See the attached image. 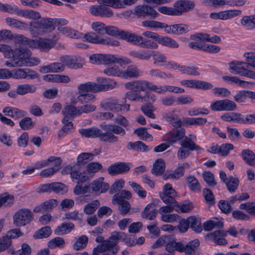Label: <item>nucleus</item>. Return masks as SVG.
Returning a JSON list of instances; mask_svg holds the SVG:
<instances>
[{"mask_svg": "<svg viewBox=\"0 0 255 255\" xmlns=\"http://www.w3.org/2000/svg\"><path fill=\"white\" fill-rule=\"evenodd\" d=\"M188 222L190 228L196 233H199L202 231V226L200 221L195 217L188 218Z\"/></svg>", "mask_w": 255, "mask_h": 255, "instance_id": "5fc2aeb1", "label": "nucleus"}, {"mask_svg": "<svg viewBox=\"0 0 255 255\" xmlns=\"http://www.w3.org/2000/svg\"><path fill=\"white\" fill-rule=\"evenodd\" d=\"M139 70L135 65H131L126 70L120 72L119 77L124 79L136 78L139 76Z\"/></svg>", "mask_w": 255, "mask_h": 255, "instance_id": "bb28decb", "label": "nucleus"}, {"mask_svg": "<svg viewBox=\"0 0 255 255\" xmlns=\"http://www.w3.org/2000/svg\"><path fill=\"white\" fill-rule=\"evenodd\" d=\"M185 134L184 128H173L166 134V140L167 142L173 144L182 139Z\"/></svg>", "mask_w": 255, "mask_h": 255, "instance_id": "aec40b11", "label": "nucleus"}, {"mask_svg": "<svg viewBox=\"0 0 255 255\" xmlns=\"http://www.w3.org/2000/svg\"><path fill=\"white\" fill-rule=\"evenodd\" d=\"M244 57L245 58L247 64V67L249 66L255 68V52H248L244 54Z\"/></svg>", "mask_w": 255, "mask_h": 255, "instance_id": "774afa93", "label": "nucleus"}, {"mask_svg": "<svg viewBox=\"0 0 255 255\" xmlns=\"http://www.w3.org/2000/svg\"><path fill=\"white\" fill-rule=\"evenodd\" d=\"M248 98L255 100V92L242 90L237 93L234 96V100L238 103L245 102Z\"/></svg>", "mask_w": 255, "mask_h": 255, "instance_id": "473e14b6", "label": "nucleus"}, {"mask_svg": "<svg viewBox=\"0 0 255 255\" xmlns=\"http://www.w3.org/2000/svg\"><path fill=\"white\" fill-rule=\"evenodd\" d=\"M0 11L33 20H38L41 17L40 13L36 11L31 9H23L16 5L3 4L0 2Z\"/></svg>", "mask_w": 255, "mask_h": 255, "instance_id": "7ed1b4c3", "label": "nucleus"}, {"mask_svg": "<svg viewBox=\"0 0 255 255\" xmlns=\"http://www.w3.org/2000/svg\"><path fill=\"white\" fill-rule=\"evenodd\" d=\"M128 148L133 150L140 152H146L152 149L151 147L146 145L141 141L134 142H129L127 145Z\"/></svg>", "mask_w": 255, "mask_h": 255, "instance_id": "a19ab883", "label": "nucleus"}, {"mask_svg": "<svg viewBox=\"0 0 255 255\" xmlns=\"http://www.w3.org/2000/svg\"><path fill=\"white\" fill-rule=\"evenodd\" d=\"M243 115L237 112H231L224 113L221 118L224 121L228 122H233L234 123H242Z\"/></svg>", "mask_w": 255, "mask_h": 255, "instance_id": "2f4dec72", "label": "nucleus"}, {"mask_svg": "<svg viewBox=\"0 0 255 255\" xmlns=\"http://www.w3.org/2000/svg\"><path fill=\"white\" fill-rule=\"evenodd\" d=\"M165 164L161 158L157 159L153 165L152 173L156 176L161 175L165 171Z\"/></svg>", "mask_w": 255, "mask_h": 255, "instance_id": "37998d69", "label": "nucleus"}, {"mask_svg": "<svg viewBox=\"0 0 255 255\" xmlns=\"http://www.w3.org/2000/svg\"><path fill=\"white\" fill-rule=\"evenodd\" d=\"M5 22L8 26L20 30L26 29L28 26L26 23L11 17L5 18Z\"/></svg>", "mask_w": 255, "mask_h": 255, "instance_id": "7c9ffc66", "label": "nucleus"}, {"mask_svg": "<svg viewBox=\"0 0 255 255\" xmlns=\"http://www.w3.org/2000/svg\"><path fill=\"white\" fill-rule=\"evenodd\" d=\"M94 154L89 152H83L79 154L77 159L79 165H83L93 159Z\"/></svg>", "mask_w": 255, "mask_h": 255, "instance_id": "6e6d98bb", "label": "nucleus"}, {"mask_svg": "<svg viewBox=\"0 0 255 255\" xmlns=\"http://www.w3.org/2000/svg\"><path fill=\"white\" fill-rule=\"evenodd\" d=\"M242 156L245 162L251 166H255V154L249 149L243 150Z\"/></svg>", "mask_w": 255, "mask_h": 255, "instance_id": "09e8293b", "label": "nucleus"}, {"mask_svg": "<svg viewBox=\"0 0 255 255\" xmlns=\"http://www.w3.org/2000/svg\"><path fill=\"white\" fill-rule=\"evenodd\" d=\"M183 122L189 125L202 126L207 122V119L202 118H186Z\"/></svg>", "mask_w": 255, "mask_h": 255, "instance_id": "680f3d73", "label": "nucleus"}, {"mask_svg": "<svg viewBox=\"0 0 255 255\" xmlns=\"http://www.w3.org/2000/svg\"><path fill=\"white\" fill-rule=\"evenodd\" d=\"M189 167L190 165L187 162L179 164L175 171L172 173H169L165 179H178L184 175L185 169L189 168Z\"/></svg>", "mask_w": 255, "mask_h": 255, "instance_id": "72a5a7b5", "label": "nucleus"}, {"mask_svg": "<svg viewBox=\"0 0 255 255\" xmlns=\"http://www.w3.org/2000/svg\"><path fill=\"white\" fill-rule=\"evenodd\" d=\"M242 11L237 9L223 10V20H227L239 16L242 14Z\"/></svg>", "mask_w": 255, "mask_h": 255, "instance_id": "603ef678", "label": "nucleus"}, {"mask_svg": "<svg viewBox=\"0 0 255 255\" xmlns=\"http://www.w3.org/2000/svg\"><path fill=\"white\" fill-rule=\"evenodd\" d=\"M96 83L87 82L79 84L77 86L78 94H86V93H96Z\"/></svg>", "mask_w": 255, "mask_h": 255, "instance_id": "c85d7f7f", "label": "nucleus"}, {"mask_svg": "<svg viewBox=\"0 0 255 255\" xmlns=\"http://www.w3.org/2000/svg\"><path fill=\"white\" fill-rule=\"evenodd\" d=\"M129 36L128 42L133 45H138L142 48L148 49H155L158 48V45L154 41L144 39L142 36L132 33Z\"/></svg>", "mask_w": 255, "mask_h": 255, "instance_id": "0eeeda50", "label": "nucleus"}, {"mask_svg": "<svg viewBox=\"0 0 255 255\" xmlns=\"http://www.w3.org/2000/svg\"><path fill=\"white\" fill-rule=\"evenodd\" d=\"M68 21L61 18H43L40 21H31L29 22V30L33 36L43 35L52 31L56 26H64Z\"/></svg>", "mask_w": 255, "mask_h": 255, "instance_id": "f03ea898", "label": "nucleus"}, {"mask_svg": "<svg viewBox=\"0 0 255 255\" xmlns=\"http://www.w3.org/2000/svg\"><path fill=\"white\" fill-rule=\"evenodd\" d=\"M240 180L238 178L230 176L228 180L225 183L228 191L233 193L235 192L238 188Z\"/></svg>", "mask_w": 255, "mask_h": 255, "instance_id": "c03bdc74", "label": "nucleus"}, {"mask_svg": "<svg viewBox=\"0 0 255 255\" xmlns=\"http://www.w3.org/2000/svg\"><path fill=\"white\" fill-rule=\"evenodd\" d=\"M226 236V231L219 230L207 235L206 237H208L218 245H225L227 244L228 242L223 237Z\"/></svg>", "mask_w": 255, "mask_h": 255, "instance_id": "393cba45", "label": "nucleus"}, {"mask_svg": "<svg viewBox=\"0 0 255 255\" xmlns=\"http://www.w3.org/2000/svg\"><path fill=\"white\" fill-rule=\"evenodd\" d=\"M134 133L139 137V138L142 140L152 141L153 137L151 134L148 133L145 128H139L135 129Z\"/></svg>", "mask_w": 255, "mask_h": 255, "instance_id": "4d7b16f0", "label": "nucleus"}, {"mask_svg": "<svg viewBox=\"0 0 255 255\" xmlns=\"http://www.w3.org/2000/svg\"><path fill=\"white\" fill-rule=\"evenodd\" d=\"M131 165L130 163L117 162L109 167L108 172L111 175L125 173L129 171Z\"/></svg>", "mask_w": 255, "mask_h": 255, "instance_id": "a211bd4d", "label": "nucleus"}, {"mask_svg": "<svg viewBox=\"0 0 255 255\" xmlns=\"http://www.w3.org/2000/svg\"><path fill=\"white\" fill-rule=\"evenodd\" d=\"M134 14L137 17H145L150 16L155 18L159 15V13L152 7L147 4L138 5L134 8Z\"/></svg>", "mask_w": 255, "mask_h": 255, "instance_id": "9d476101", "label": "nucleus"}, {"mask_svg": "<svg viewBox=\"0 0 255 255\" xmlns=\"http://www.w3.org/2000/svg\"><path fill=\"white\" fill-rule=\"evenodd\" d=\"M229 65L231 73L255 79V71L248 69L245 62L234 61L230 62Z\"/></svg>", "mask_w": 255, "mask_h": 255, "instance_id": "423d86ee", "label": "nucleus"}, {"mask_svg": "<svg viewBox=\"0 0 255 255\" xmlns=\"http://www.w3.org/2000/svg\"><path fill=\"white\" fill-rule=\"evenodd\" d=\"M62 113L64 116V118H66L68 120L70 118L80 116L79 107H76L72 105L65 106L62 110Z\"/></svg>", "mask_w": 255, "mask_h": 255, "instance_id": "58836bf2", "label": "nucleus"}, {"mask_svg": "<svg viewBox=\"0 0 255 255\" xmlns=\"http://www.w3.org/2000/svg\"><path fill=\"white\" fill-rule=\"evenodd\" d=\"M79 39L94 44H100L112 46L120 45V42L117 40L108 37H102L98 36L94 32L82 33V36H80Z\"/></svg>", "mask_w": 255, "mask_h": 255, "instance_id": "39448f33", "label": "nucleus"}, {"mask_svg": "<svg viewBox=\"0 0 255 255\" xmlns=\"http://www.w3.org/2000/svg\"><path fill=\"white\" fill-rule=\"evenodd\" d=\"M128 184L140 197L144 198L146 196V191L139 184L131 181H129Z\"/></svg>", "mask_w": 255, "mask_h": 255, "instance_id": "69168bd1", "label": "nucleus"}, {"mask_svg": "<svg viewBox=\"0 0 255 255\" xmlns=\"http://www.w3.org/2000/svg\"><path fill=\"white\" fill-rule=\"evenodd\" d=\"M88 241V238L85 235H82L76 239L73 248L76 251L82 250L86 247Z\"/></svg>", "mask_w": 255, "mask_h": 255, "instance_id": "8fccbe9b", "label": "nucleus"}, {"mask_svg": "<svg viewBox=\"0 0 255 255\" xmlns=\"http://www.w3.org/2000/svg\"><path fill=\"white\" fill-rule=\"evenodd\" d=\"M111 239L114 241V243L116 244L118 247V252L119 250V247L118 245L119 241H123L128 246H134L135 241L131 238L128 237L126 234L120 232H113L111 233Z\"/></svg>", "mask_w": 255, "mask_h": 255, "instance_id": "5701e85b", "label": "nucleus"}, {"mask_svg": "<svg viewBox=\"0 0 255 255\" xmlns=\"http://www.w3.org/2000/svg\"><path fill=\"white\" fill-rule=\"evenodd\" d=\"M60 60L64 66L66 65L70 68L77 69L82 67L81 63L82 59L80 57L64 56L61 57Z\"/></svg>", "mask_w": 255, "mask_h": 255, "instance_id": "b1692460", "label": "nucleus"}, {"mask_svg": "<svg viewBox=\"0 0 255 255\" xmlns=\"http://www.w3.org/2000/svg\"><path fill=\"white\" fill-rule=\"evenodd\" d=\"M28 50L27 48L22 47L15 48L13 58L6 61L5 65L11 68L26 66Z\"/></svg>", "mask_w": 255, "mask_h": 255, "instance_id": "20e7f679", "label": "nucleus"}, {"mask_svg": "<svg viewBox=\"0 0 255 255\" xmlns=\"http://www.w3.org/2000/svg\"><path fill=\"white\" fill-rule=\"evenodd\" d=\"M113 245L107 242L103 245H97L93 249L92 255H116L118 249Z\"/></svg>", "mask_w": 255, "mask_h": 255, "instance_id": "dca6fc26", "label": "nucleus"}, {"mask_svg": "<svg viewBox=\"0 0 255 255\" xmlns=\"http://www.w3.org/2000/svg\"><path fill=\"white\" fill-rule=\"evenodd\" d=\"M195 6L194 1L189 0H179L174 4V11L176 16L182 15L183 13L193 9Z\"/></svg>", "mask_w": 255, "mask_h": 255, "instance_id": "f8f14e48", "label": "nucleus"}, {"mask_svg": "<svg viewBox=\"0 0 255 255\" xmlns=\"http://www.w3.org/2000/svg\"><path fill=\"white\" fill-rule=\"evenodd\" d=\"M101 127L105 132H103L102 130L96 127L80 129L79 132L85 137H99L101 141L109 143L116 142L119 139L118 137L114 133L120 134L122 136L126 134L124 128L117 125H106L102 126Z\"/></svg>", "mask_w": 255, "mask_h": 255, "instance_id": "f257e3e1", "label": "nucleus"}, {"mask_svg": "<svg viewBox=\"0 0 255 255\" xmlns=\"http://www.w3.org/2000/svg\"><path fill=\"white\" fill-rule=\"evenodd\" d=\"M74 228V225L72 223H63L57 227L54 233L58 235H62L70 233Z\"/></svg>", "mask_w": 255, "mask_h": 255, "instance_id": "79ce46f5", "label": "nucleus"}, {"mask_svg": "<svg viewBox=\"0 0 255 255\" xmlns=\"http://www.w3.org/2000/svg\"><path fill=\"white\" fill-rule=\"evenodd\" d=\"M154 60V64H158L160 66H165L167 61L166 56L159 52H155L152 55Z\"/></svg>", "mask_w": 255, "mask_h": 255, "instance_id": "0e129e2a", "label": "nucleus"}, {"mask_svg": "<svg viewBox=\"0 0 255 255\" xmlns=\"http://www.w3.org/2000/svg\"><path fill=\"white\" fill-rule=\"evenodd\" d=\"M184 139L180 142L181 146H184L191 151L199 150L201 147L195 143L197 137L194 134H189L188 136H184Z\"/></svg>", "mask_w": 255, "mask_h": 255, "instance_id": "4be33fe9", "label": "nucleus"}, {"mask_svg": "<svg viewBox=\"0 0 255 255\" xmlns=\"http://www.w3.org/2000/svg\"><path fill=\"white\" fill-rule=\"evenodd\" d=\"M12 38L16 44L30 47V41H32V39L28 38L21 34H16L14 36H13Z\"/></svg>", "mask_w": 255, "mask_h": 255, "instance_id": "e2e57ef3", "label": "nucleus"}, {"mask_svg": "<svg viewBox=\"0 0 255 255\" xmlns=\"http://www.w3.org/2000/svg\"><path fill=\"white\" fill-rule=\"evenodd\" d=\"M241 26L247 30L255 28V15L244 16L240 20Z\"/></svg>", "mask_w": 255, "mask_h": 255, "instance_id": "c9c22d12", "label": "nucleus"}, {"mask_svg": "<svg viewBox=\"0 0 255 255\" xmlns=\"http://www.w3.org/2000/svg\"><path fill=\"white\" fill-rule=\"evenodd\" d=\"M33 219V214L30 210L22 209L15 214L13 216V222L16 226H23L29 224Z\"/></svg>", "mask_w": 255, "mask_h": 255, "instance_id": "6e6552de", "label": "nucleus"}, {"mask_svg": "<svg viewBox=\"0 0 255 255\" xmlns=\"http://www.w3.org/2000/svg\"><path fill=\"white\" fill-rule=\"evenodd\" d=\"M105 32L107 34L112 36H119L120 37L128 42L129 39V35H131V32L128 31H124L119 29L118 28L112 26H106Z\"/></svg>", "mask_w": 255, "mask_h": 255, "instance_id": "412c9836", "label": "nucleus"}, {"mask_svg": "<svg viewBox=\"0 0 255 255\" xmlns=\"http://www.w3.org/2000/svg\"><path fill=\"white\" fill-rule=\"evenodd\" d=\"M116 204L119 205L118 209L123 216L127 215L130 209L129 203L125 200H118V201H116Z\"/></svg>", "mask_w": 255, "mask_h": 255, "instance_id": "bf43d9fd", "label": "nucleus"}, {"mask_svg": "<svg viewBox=\"0 0 255 255\" xmlns=\"http://www.w3.org/2000/svg\"><path fill=\"white\" fill-rule=\"evenodd\" d=\"M222 79L230 84L236 85L242 88H252L255 85L253 82L242 80L236 76H225L222 77Z\"/></svg>", "mask_w": 255, "mask_h": 255, "instance_id": "6ab92c4d", "label": "nucleus"}, {"mask_svg": "<svg viewBox=\"0 0 255 255\" xmlns=\"http://www.w3.org/2000/svg\"><path fill=\"white\" fill-rule=\"evenodd\" d=\"M30 42V48L38 49L45 52L49 51L55 44L51 39L40 37L32 39Z\"/></svg>", "mask_w": 255, "mask_h": 255, "instance_id": "9b49d317", "label": "nucleus"}, {"mask_svg": "<svg viewBox=\"0 0 255 255\" xmlns=\"http://www.w3.org/2000/svg\"><path fill=\"white\" fill-rule=\"evenodd\" d=\"M77 100L82 104H88L89 103L94 102L96 100V97L95 95L91 93L78 94Z\"/></svg>", "mask_w": 255, "mask_h": 255, "instance_id": "de8ad7c7", "label": "nucleus"}, {"mask_svg": "<svg viewBox=\"0 0 255 255\" xmlns=\"http://www.w3.org/2000/svg\"><path fill=\"white\" fill-rule=\"evenodd\" d=\"M188 187L193 191L197 192L201 191V186L198 180L194 176L187 178Z\"/></svg>", "mask_w": 255, "mask_h": 255, "instance_id": "3c124183", "label": "nucleus"}, {"mask_svg": "<svg viewBox=\"0 0 255 255\" xmlns=\"http://www.w3.org/2000/svg\"><path fill=\"white\" fill-rule=\"evenodd\" d=\"M157 211L154 204L151 203L146 205L141 213V217L149 220H153L156 216Z\"/></svg>", "mask_w": 255, "mask_h": 255, "instance_id": "e433bc0d", "label": "nucleus"}, {"mask_svg": "<svg viewBox=\"0 0 255 255\" xmlns=\"http://www.w3.org/2000/svg\"><path fill=\"white\" fill-rule=\"evenodd\" d=\"M87 173L86 171L81 172L78 170H74L71 173V177L72 179L78 180V182H85L89 179Z\"/></svg>", "mask_w": 255, "mask_h": 255, "instance_id": "13d9d810", "label": "nucleus"}, {"mask_svg": "<svg viewBox=\"0 0 255 255\" xmlns=\"http://www.w3.org/2000/svg\"><path fill=\"white\" fill-rule=\"evenodd\" d=\"M229 0H205L204 4L208 6L219 7L228 5Z\"/></svg>", "mask_w": 255, "mask_h": 255, "instance_id": "052dcab7", "label": "nucleus"}, {"mask_svg": "<svg viewBox=\"0 0 255 255\" xmlns=\"http://www.w3.org/2000/svg\"><path fill=\"white\" fill-rule=\"evenodd\" d=\"M200 244V243L198 239L191 241L186 245L183 244V252H184L186 255H194Z\"/></svg>", "mask_w": 255, "mask_h": 255, "instance_id": "f704fd0d", "label": "nucleus"}, {"mask_svg": "<svg viewBox=\"0 0 255 255\" xmlns=\"http://www.w3.org/2000/svg\"><path fill=\"white\" fill-rule=\"evenodd\" d=\"M104 178L100 177L99 179L94 180L90 186L92 191L96 193H103L107 191L109 188V185L104 182Z\"/></svg>", "mask_w": 255, "mask_h": 255, "instance_id": "a878e982", "label": "nucleus"}, {"mask_svg": "<svg viewBox=\"0 0 255 255\" xmlns=\"http://www.w3.org/2000/svg\"><path fill=\"white\" fill-rule=\"evenodd\" d=\"M162 201L167 205L175 206L177 202L175 200L176 192L170 184H166L163 187V192L159 193Z\"/></svg>", "mask_w": 255, "mask_h": 255, "instance_id": "1a4fd4ad", "label": "nucleus"}, {"mask_svg": "<svg viewBox=\"0 0 255 255\" xmlns=\"http://www.w3.org/2000/svg\"><path fill=\"white\" fill-rule=\"evenodd\" d=\"M89 10L91 13L95 16L110 17L113 15L112 10L104 4L92 5Z\"/></svg>", "mask_w": 255, "mask_h": 255, "instance_id": "f3484780", "label": "nucleus"}, {"mask_svg": "<svg viewBox=\"0 0 255 255\" xmlns=\"http://www.w3.org/2000/svg\"><path fill=\"white\" fill-rule=\"evenodd\" d=\"M100 107L104 110H110L115 112L122 111L123 105L120 104L119 100L115 97H111L102 101Z\"/></svg>", "mask_w": 255, "mask_h": 255, "instance_id": "2eb2a0df", "label": "nucleus"}, {"mask_svg": "<svg viewBox=\"0 0 255 255\" xmlns=\"http://www.w3.org/2000/svg\"><path fill=\"white\" fill-rule=\"evenodd\" d=\"M129 54L132 57L140 60H148L152 57L151 52L145 50H132Z\"/></svg>", "mask_w": 255, "mask_h": 255, "instance_id": "4c0bfd02", "label": "nucleus"}, {"mask_svg": "<svg viewBox=\"0 0 255 255\" xmlns=\"http://www.w3.org/2000/svg\"><path fill=\"white\" fill-rule=\"evenodd\" d=\"M96 88L97 92H106L112 90L117 87V82L113 79L98 77L97 78Z\"/></svg>", "mask_w": 255, "mask_h": 255, "instance_id": "ddd939ff", "label": "nucleus"}, {"mask_svg": "<svg viewBox=\"0 0 255 255\" xmlns=\"http://www.w3.org/2000/svg\"><path fill=\"white\" fill-rule=\"evenodd\" d=\"M2 112L5 115L10 117L13 119H19L27 115L25 111L11 107H5L3 109Z\"/></svg>", "mask_w": 255, "mask_h": 255, "instance_id": "cd10ccee", "label": "nucleus"}, {"mask_svg": "<svg viewBox=\"0 0 255 255\" xmlns=\"http://www.w3.org/2000/svg\"><path fill=\"white\" fill-rule=\"evenodd\" d=\"M61 162L60 157H57L54 161L51 163L53 166L42 170L40 173V175L43 177H48L53 175L59 170Z\"/></svg>", "mask_w": 255, "mask_h": 255, "instance_id": "c756f323", "label": "nucleus"}, {"mask_svg": "<svg viewBox=\"0 0 255 255\" xmlns=\"http://www.w3.org/2000/svg\"><path fill=\"white\" fill-rule=\"evenodd\" d=\"M36 87L32 85L24 84L17 87V91L19 95H24L28 93H33L36 91Z\"/></svg>", "mask_w": 255, "mask_h": 255, "instance_id": "49530a36", "label": "nucleus"}, {"mask_svg": "<svg viewBox=\"0 0 255 255\" xmlns=\"http://www.w3.org/2000/svg\"><path fill=\"white\" fill-rule=\"evenodd\" d=\"M132 197L131 193L127 190H123L121 192L115 194L112 198V203L116 204V201L118 200H124V199L128 200Z\"/></svg>", "mask_w": 255, "mask_h": 255, "instance_id": "864d4df0", "label": "nucleus"}, {"mask_svg": "<svg viewBox=\"0 0 255 255\" xmlns=\"http://www.w3.org/2000/svg\"><path fill=\"white\" fill-rule=\"evenodd\" d=\"M58 30L63 34L72 38L79 39L82 36V33L66 26H58Z\"/></svg>", "mask_w": 255, "mask_h": 255, "instance_id": "ea45409f", "label": "nucleus"}, {"mask_svg": "<svg viewBox=\"0 0 255 255\" xmlns=\"http://www.w3.org/2000/svg\"><path fill=\"white\" fill-rule=\"evenodd\" d=\"M224 226L223 222L219 220H209L203 224V228L204 230L209 231L213 229H221Z\"/></svg>", "mask_w": 255, "mask_h": 255, "instance_id": "a18cd8bd", "label": "nucleus"}, {"mask_svg": "<svg viewBox=\"0 0 255 255\" xmlns=\"http://www.w3.org/2000/svg\"><path fill=\"white\" fill-rule=\"evenodd\" d=\"M173 26L174 34L176 35H180L186 33L190 30V28L189 25L184 23L173 24Z\"/></svg>", "mask_w": 255, "mask_h": 255, "instance_id": "338daca9", "label": "nucleus"}, {"mask_svg": "<svg viewBox=\"0 0 255 255\" xmlns=\"http://www.w3.org/2000/svg\"><path fill=\"white\" fill-rule=\"evenodd\" d=\"M150 82L144 80H138L127 82L124 86L127 90H134L137 92H144L149 90Z\"/></svg>", "mask_w": 255, "mask_h": 255, "instance_id": "4468645a", "label": "nucleus"}]
</instances>
